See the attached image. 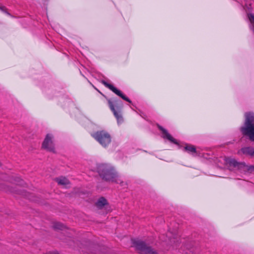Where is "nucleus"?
Instances as JSON below:
<instances>
[{"instance_id":"nucleus-1","label":"nucleus","mask_w":254,"mask_h":254,"mask_svg":"<svg viewBox=\"0 0 254 254\" xmlns=\"http://www.w3.org/2000/svg\"><path fill=\"white\" fill-rule=\"evenodd\" d=\"M98 172L100 176L106 181L123 184V182L117 175L113 168L109 165H100L98 167Z\"/></svg>"},{"instance_id":"nucleus-2","label":"nucleus","mask_w":254,"mask_h":254,"mask_svg":"<svg viewBox=\"0 0 254 254\" xmlns=\"http://www.w3.org/2000/svg\"><path fill=\"white\" fill-rule=\"evenodd\" d=\"M246 121L244 126L241 128L243 134L249 136V138L254 141V114L246 113Z\"/></svg>"},{"instance_id":"nucleus-3","label":"nucleus","mask_w":254,"mask_h":254,"mask_svg":"<svg viewBox=\"0 0 254 254\" xmlns=\"http://www.w3.org/2000/svg\"><path fill=\"white\" fill-rule=\"evenodd\" d=\"M92 136L103 146H107L111 142L110 135L104 131L97 132L93 134Z\"/></svg>"},{"instance_id":"nucleus-4","label":"nucleus","mask_w":254,"mask_h":254,"mask_svg":"<svg viewBox=\"0 0 254 254\" xmlns=\"http://www.w3.org/2000/svg\"><path fill=\"white\" fill-rule=\"evenodd\" d=\"M136 248L141 254H157L153 249L146 246L144 242L141 241L136 242Z\"/></svg>"},{"instance_id":"nucleus-5","label":"nucleus","mask_w":254,"mask_h":254,"mask_svg":"<svg viewBox=\"0 0 254 254\" xmlns=\"http://www.w3.org/2000/svg\"><path fill=\"white\" fill-rule=\"evenodd\" d=\"M42 147L50 151H54V144L53 140V135L47 134L42 144Z\"/></svg>"},{"instance_id":"nucleus-6","label":"nucleus","mask_w":254,"mask_h":254,"mask_svg":"<svg viewBox=\"0 0 254 254\" xmlns=\"http://www.w3.org/2000/svg\"><path fill=\"white\" fill-rule=\"evenodd\" d=\"M103 83L106 87H108L113 92H114L116 94L121 97L123 99L128 102L129 103L131 102V101L127 97L125 96L120 90L117 89L113 85L107 83L106 82H103Z\"/></svg>"},{"instance_id":"nucleus-7","label":"nucleus","mask_w":254,"mask_h":254,"mask_svg":"<svg viewBox=\"0 0 254 254\" xmlns=\"http://www.w3.org/2000/svg\"><path fill=\"white\" fill-rule=\"evenodd\" d=\"M56 182L58 185L61 186L64 188H68L70 186V182L65 177H59L56 179Z\"/></svg>"},{"instance_id":"nucleus-8","label":"nucleus","mask_w":254,"mask_h":254,"mask_svg":"<svg viewBox=\"0 0 254 254\" xmlns=\"http://www.w3.org/2000/svg\"><path fill=\"white\" fill-rule=\"evenodd\" d=\"M159 128L160 130L162 131V133L163 134V138H167L171 142L175 143L177 144V142L176 139H175L166 130L163 128L162 127H159Z\"/></svg>"},{"instance_id":"nucleus-9","label":"nucleus","mask_w":254,"mask_h":254,"mask_svg":"<svg viewBox=\"0 0 254 254\" xmlns=\"http://www.w3.org/2000/svg\"><path fill=\"white\" fill-rule=\"evenodd\" d=\"M109 103H110V108L112 110V111L113 112L117 120L118 124L122 123L123 121V119L122 116L119 113H118V112H117L115 110L113 105L111 102H110Z\"/></svg>"},{"instance_id":"nucleus-10","label":"nucleus","mask_w":254,"mask_h":254,"mask_svg":"<svg viewBox=\"0 0 254 254\" xmlns=\"http://www.w3.org/2000/svg\"><path fill=\"white\" fill-rule=\"evenodd\" d=\"M223 160L224 161V163L229 167H236L238 164V163L236 160L233 159L225 157L223 159Z\"/></svg>"},{"instance_id":"nucleus-11","label":"nucleus","mask_w":254,"mask_h":254,"mask_svg":"<svg viewBox=\"0 0 254 254\" xmlns=\"http://www.w3.org/2000/svg\"><path fill=\"white\" fill-rule=\"evenodd\" d=\"M106 204L107 200L103 197L100 198L96 203V206L99 209L102 208Z\"/></svg>"},{"instance_id":"nucleus-12","label":"nucleus","mask_w":254,"mask_h":254,"mask_svg":"<svg viewBox=\"0 0 254 254\" xmlns=\"http://www.w3.org/2000/svg\"><path fill=\"white\" fill-rule=\"evenodd\" d=\"M185 150L190 153H194L196 152L195 148L191 145H187L185 147Z\"/></svg>"},{"instance_id":"nucleus-13","label":"nucleus","mask_w":254,"mask_h":254,"mask_svg":"<svg viewBox=\"0 0 254 254\" xmlns=\"http://www.w3.org/2000/svg\"><path fill=\"white\" fill-rule=\"evenodd\" d=\"M244 153L254 155V150L250 147H246L242 149Z\"/></svg>"},{"instance_id":"nucleus-14","label":"nucleus","mask_w":254,"mask_h":254,"mask_svg":"<svg viewBox=\"0 0 254 254\" xmlns=\"http://www.w3.org/2000/svg\"><path fill=\"white\" fill-rule=\"evenodd\" d=\"M53 227L55 229L61 230L65 228V227L63 224L59 222L55 223L53 225Z\"/></svg>"},{"instance_id":"nucleus-15","label":"nucleus","mask_w":254,"mask_h":254,"mask_svg":"<svg viewBox=\"0 0 254 254\" xmlns=\"http://www.w3.org/2000/svg\"><path fill=\"white\" fill-rule=\"evenodd\" d=\"M248 17L249 18L250 21L252 23L254 24V14H248Z\"/></svg>"},{"instance_id":"nucleus-16","label":"nucleus","mask_w":254,"mask_h":254,"mask_svg":"<svg viewBox=\"0 0 254 254\" xmlns=\"http://www.w3.org/2000/svg\"><path fill=\"white\" fill-rule=\"evenodd\" d=\"M18 180L17 181H15V182H16L17 184V185H21V184H22V183H21V182H22V180H20V179H19V178L18 179Z\"/></svg>"}]
</instances>
